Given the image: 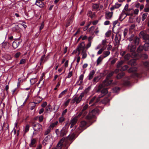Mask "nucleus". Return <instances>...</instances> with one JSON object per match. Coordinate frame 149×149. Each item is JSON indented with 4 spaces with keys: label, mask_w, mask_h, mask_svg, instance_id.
Returning a JSON list of instances; mask_svg holds the SVG:
<instances>
[{
    "label": "nucleus",
    "mask_w": 149,
    "mask_h": 149,
    "mask_svg": "<svg viewBox=\"0 0 149 149\" xmlns=\"http://www.w3.org/2000/svg\"><path fill=\"white\" fill-rule=\"evenodd\" d=\"M149 26V21L148 23ZM142 37L143 39L145 40L146 43L143 46L140 44V59H145L148 58V56L146 53H142L141 51L144 50L147 51L149 50V35L146 34L143 31L140 32V38Z\"/></svg>",
    "instance_id": "1"
},
{
    "label": "nucleus",
    "mask_w": 149,
    "mask_h": 149,
    "mask_svg": "<svg viewBox=\"0 0 149 149\" xmlns=\"http://www.w3.org/2000/svg\"><path fill=\"white\" fill-rule=\"evenodd\" d=\"M100 113V110L96 107L93 109L91 112H90L86 116V119L89 120L90 123L92 124L96 121V115H98Z\"/></svg>",
    "instance_id": "2"
},
{
    "label": "nucleus",
    "mask_w": 149,
    "mask_h": 149,
    "mask_svg": "<svg viewBox=\"0 0 149 149\" xmlns=\"http://www.w3.org/2000/svg\"><path fill=\"white\" fill-rule=\"evenodd\" d=\"M112 81H110L109 82L107 83H105L104 84L103 82L102 84H100L98 88L97 92L99 93L100 92V94L99 95L98 97L99 98H100L105 95L108 92L107 89L104 88V86H108L111 84Z\"/></svg>",
    "instance_id": "3"
},
{
    "label": "nucleus",
    "mask_w": 149,
    "mask_h": 149,
    "mask_svg": "<svg viewBox=\"0 0 149 149\" xmlns=\"http://www.w3.org/2000/svg\"><path fill=\"white\" fill-rule=\"evenodd\" d=\"M136 46L132 44H130L127 47V48L128 50L130 52H132V56L134 57L137 56L139 55L140 53V45H139L137 48L136 52L137 53H136L134 52L135 50Z\"/></svg>",
    "instance_id": "4"
},
{
    "label": "nucleus",
    "mask_w": 149,
    "mask_h": 149,
    "mask_svg": "<svg viewBox=\"0 0 149 149\" xmlns=\"http://www.w3.org/2000/svg\"><path fill=\"white\" fill-rule=\"evenodd\" d=\"M32 126L36 134L39 132L42 129V126L38 123L33 122Z\"/></svg>",
    "instance_id": "5"
},
{
    "label": "nucleus",
    "mask_w": 149,
    "mask_h": 149,
    "mask_svg": "<svg viewBox=\"0 0 149 149\" xmlns=\"http://www.w3.org/2000/svg\"><path fill=\"white\" fill-rule=\"evenodd\" d=\"M87 124V122L84 120L81 121L80 123L79 127L77 129V131L78 132V131H79V132H82L88 127L86 126Z\"/></svg>",
    "instance_id": "6"
},
{
    "label": "nucleus",
    "mask_w": 149,
    "mask_h": 149,
    "mask_svg": "<svg viewBox=\"0 0 149 149\" xmlns=\"http://www.w3.org/2000/svg\"><path fill=\"white\" fill-rule=\"evenodd\" d=\"M91 88L89 87L87 89H86L84 91V92H82L80 93V95L78 97H75L76 98V104H77L79 103L81 101L82 98L85 95L84 93H87L90 90Z\"/></svg>",
    "instance_id": "7"
},
{
    "label": "nucleus",
    "mask_w": 149,
    "mask_h": 149,
    "mask_svg": "<svg viewBox=\"0 0 149 149\" xmlns=\"http://www.w3.org/2000/svg\"><path fill=\"white\" fill-rule=\"evenodd\" d=\"M76 126H75L74 129H72L71 131H74V132L72 134L70 135V134H69L68 137H67V138H68L69 137V139L70 140H72L73 139H74L75 138L77 137L78 135L81 133L80 132H79V131H78V132L77 131V129H76V130H75V128H76Z\"/></svg>",
    "instance_id": "8"
},
{
    "label": "nucleus",
    "mask_w": 149,
    "mask_h": 149,
    "mask_svg": "<svg viewBox=\"0 0 149 149\" xmlns=\"http://www.w3.org/2000/svg\"><path fill=\"white\" fill-rule=\"evenodd\" d=\"M100 99L98 97L97 98L96 97L94 96L90 100L89 104H91V106H92L95 105L100 100Z\"/></svg>",
    "instance_id": "9"
},
{
    "label": "nucleus",
    "mask_w": 149,
    "mask_h": 149,
    "mask_svg": "<svg viewBox=\"0 0 149 149\" xmlns=\"http://www.w3.org/2000/svg\"><path fill=\"white\" fill-rule=\"evenodd\" d=\"M37 142V138H32L31 139L30 142L29 144V147H36Z\"/></svg>",
    "instance_id": "10"
},
{
    "label": "nucleus",
    "mask_w": 149,
    "mask_h": 149,
    "mask_svg": "<svg viewBox=\"0 0 149 149\" xmlns=\"http://www.w3.org/2000/svg\"><path fill=\"white\" fill-rule=\"evenodd\" d=\"M85 48L84 42H83L79 44L77 48V51H80L81 50L84 51Z\"/></svg>",
    "instance_id": "11"
},
{
    "label": "nucleus",
    "mask_w": 149,
    "mask_h": 149,
    "mask_svg": "<svg viewBox=\"0 0 149 149\" xmlns=\"http://www.w3.org/2000/svg\"><path fill=\"white\" fill-rule=\"evenodd\" d=\"M84 72H83V74H81L80 75L79 77V80L77 81L76 84L77 85L79 86L83 82V79L84 78Z\"/></svg>",
    "instance_id": "12"
},
{
    "label": "nucleus",
    "mask_w": 149,
    "mask_h": 149,
    "mask_svg": "<svg viewBox=\"0 0 149 149\" xmlns=\"http://www.w3.org/2000/svg\"><path fill=\"white\" fill-rule=\"evenodd\" d=\"M105 18L109 20L111 19L112 17L113 12H110L109 11H107L105 13Z\"/></svg>",
    "instance_id": "13"
},
{
    "label": "nucleus",
    "mask_w": 149,
    "mask_h": 149,
    "mask_svg": "<svg viewBox=\"0 0 149 149\" xmlns=\"http://www.w3.org/2000/svg\"><path fill=\"white\" fill-rule=\"evenodd\" d=\"M68 132V129L66 127H63L60 131V136L63 137L65 136Z\"/></svg>",
    "instance_id": "14"
},
{
    "label": "nucleus",
    "mask_w": 149,
    "mask_h": 149,
    "mask_svg": "<svg viewBox=\"0 0 149 149\" xmlns=\"http://www.w3.org/2000/svg\"><path fill=\"white\" fill-rule=\"evenodd\" d=\"M114 74L113 71H111L107 75L106 79L103 81V83L104 84L105 83H107L109 82L110 81H111V80H109V78L112 77Z\"/></svg>",
    "instance_id": "15"
},
{
    "label": "nucleus",
    "mask_w": 149,
    "mask_h": 149,
    "mask_svg": "<svg viewBox=\"0 0 149 149\" xmlns=\"http://www.w3.org/2000/svg\"><path fill=\"white\" fill-rule=\"evenodd\" d=\"M78 119L76 117H72L71 120L70 124V128L72 127L77 123Z\"/></svg>",
    "instance_id": "16"
},
{
    "label": "nucleus",
    "mask_w": 149,
    "mask_h": 149,
    "mask_svg": "<svg viewBox=\"0 0 149 149\" xmlns=\"http://www.w3.org/2000/svg\"><path fill=\"white\" fill-rule=\"evenodd\" d=\"M121 34L119 33L116 35L114 40L117 44L119 43L121 38Z\"/></svg>",
    "instance_id": "17"
},
{
    "label": "nucleus",
    "mask_w": 149,
    "mask_h": 149,
    "mask_svg": "<svg viewBox=\"0 0 149 149\" xmlns=\"http://www.w3.org/2000/svg\"><path fill=\"white\" fill-rule=\"evenodd\" d=\"M62 139L63 140V142L61 143L62 147L63 146H64L65 147H66V149H67L70 145V144H69V143L66 140H65V139H63V138L61 139L60 141H61Z\"/></svg>",
    "instance_id": "18"
},
{
    "label": "nucleus",
    "mask_w": 149,
    "mask_h": 149,
    "mask_svg": "<svg viewBox=\"0 0 149 149\" xmlns=\"http://www.w3.org/2000/svg\"><path fill=\"white\" fill-rule=\"evenodd\" d=\"M35 4L40 8H43L45 5L44 3L38 0H36Z\"/></svg>",
    "instance_id": "19"
},
{
    "label": "nucleus",
    "mask_w": 149,
    "mask_h": 149,
    "mask_svg": "<svg viewBox=\"0 0 149 149\" xmlns=\"http://www.w3.org/2000/svg\"><path fill=\"white\" fill-rule=\"evenodd\" d=\"M100 3H92V10L96 11L99 8Z\"/></svg>",
    "instance_id": "20"
},
{
    "label": "nucleus",
    "mask_w": 149,
    "mask_h": 149,
    "mask_svg": "<svg viewBox=\"0 0 149 149\" xmlns=\"http://www.w3.org/2000/svg\"><path fill=\"white\" fill-rule=\"evenodd\" d=\"M95 71L94 70H92L90 71L88 76V79L89 80H91L93 77V76L95 73Z\"/></svg>",
    "instance_id": "21"
},
{
    "label": "nucleus",
    "mask_w": 149,
    "mask_h": 149,
    "mask_svg": "<svg viewBox=\"0 0 149 149\" xmlns=\"http://www.w3.org/2000/svg\"><path fill=\"white\" fill-rule=\"evenodd\" d=\"M121 5V4H119L118 3H116L115 5L113 6L110 8V10L111 11L115 9H117L120 7Z\"/></svg>",
    "instance_id": "22"
},
{
    "label": "nucleus",
    "mask_w": 149,
    "mask_h": 149,
    "mask_svg": "<svg viewBox=\"0 0 149 149\" xmlns=\"http://www.w3.org/2000/svg\"><path fill=\"white\" fill-rule=\"evenodd\" d=\"M110 54V52L109 51H105L103 52L102 55L101 56H102V58L103 59L108 56Z\"/></svg>",
    "instance_id": "23"
},
{
    "label": "nucleus",
    "mask_w": 149,
    "mask_h": 149,
    "mask_svg": "<svg viewBox=\"0 0 149 149\" xmlns=\"http://www.w3.org/2000/svg\"><path fill=\"white\" fill-rule=\"evenodd\" d=\"M128 64L131 66H135L136 65V61L135 59H132L128 62Z\"/></svg>",
    "instance_id": "24"
},
{
    "label": "nucleus",
    "mask_w": 149,
    "mask_h": 149,
    "mask_svg": "<svg viewBox=\"0 0 149 149\" xmlns=\"http://www.w3.org/2000/svg\"><path fill=\"white\" fill-rule=\"evenodd\" d=\"M20 42L17 40L13 41L12 43V46L14 49L17 48L19 45Z\"/></svg>",
    "instance_id": "25"
},
{
    "label": "nucleus",
    "mask_w": 149,
    "mask_h": 149,
    "mask_svg": "<svg viewBox=\"0 0 149 149\" xmlns=\"http://www.w3.org/2000/svg\"><path fill=\"white\" fill-rule=\"evenodd\" d=\"M127 16L126 13H122L120 14L118 19L122 21Z\"/></svg>",
    "instance_id": "26"
},
{
    "label": "nucleus",
    "mask_w": 149,
    "mask_h": 149,
    "mask_svg": "<svg viewBox=\"0 0 149 149\" xmlns=\"http://www.w3.org/2000/svg\"><path fill=\"white\" fill-rule=\"evenodd\" d=\"M3 130H6L8 129V133H9V125L7 123H4L3 125L2 128Z\"/></svg>",
    "instance_id": "27"
},
{
    "label": "nucleus",
    "mask_w": 149,
    "mask_h": 149,
    "mask_svg": "<svg viewBox=\"0 0 149 149\" xmlns=\"http://www.w3.org/2000/svg\"><path fill=\"white\" fill-rule=\"evenodd\" d=\"M133 9H129L127 11V12L126 13L127 15L128 16L131 15L133 16Z\"/></svg>",
    "instance_id": "28"
},
{
    "label": "nucleus",
    "mask_w": 149,
    "mask_h": 149,
    "mask_svg": "<svg viewBox=\"0 0 149 149\" xmlns=\"http://www.w3.org/2000/svg\"><path fill=\"white\" fill-rule=\"evenodd\" d=\"M142 64L145 66L146 68V69L149 72V62L146 61V62H142Z\"/></svg>",
    "instance_id": "29"
},
{
    "label": "nucleus",
    "mask_w": 149,
    "mask_h": 149,
    "mask_svg": "<svg viewBox=\"0 0 149 149\" xmlns=\"http://www.w3.org/2000/svg\"><path fill=\"white\" fill-rule=\"evenodd\" d=\"M137 68L135 67H132L128 70V72L129 73L134 72H136L137 70Z\"/></svg>",
    "instance_id": "30"
},
{
    "label": "nucleus",
    "mask_w": 149,
    "mask_h": 149,
    "mask_svg": "<svg viewBox=\"0 0 149 149\" xmlns=\"http://www.w3.org/2000/svg\"><path fill=\"white\" fill-rule=\"evenodd\" d=\"M58 123V122L57 121H55L54 123H52L49 127V128H50L51 130H52L54 127L57 125Z\"/></svg>",
    "instance_id": "31"
},
{
    "label": "nucleus",
    "mask_w": 149,
    "mask_h": 149,
    "mask_svg": "<svg viewBox=\"0 0 149 149\" xmlns=\"http://www.w3.org/2000/svg\"><path fill=\"white\" fill-rule=\"evenodd\" d=\"M139 36H136L135 37V39L134 41L135 44L136 45H138L139 43Z\"/></svg>",
    "instance_id": "32"
},
{
    "label": "nucleus",
    "mask_w": 149,
    "mask_h": 149,
    "mask_svg": "<svg viewBox=\"0 0 149 149\" xmlns=\"http://www.w3.org/2000/svg\"><path fill=\"white\" fill-rule=\"evenodd\" d=\"M49 136H47L45 138L42 142L43 144L44 145H45L47 143L49 139Z\"/></svg>",
    "instance_id": "33"
},
{
    "label": "nucleus",
    "mask_w": 149,
    "mask_h": 149,
    "mask_svg": "<svg viewBox=\"0 0 149 149\" xmlns=\"http://www.w3.org/2000/svg\"><path fill=\"white\" fill-rule=\"evenodd\" d=\"M68 91L67 89H66L58 95V98H60L63 97V96H64L66 93Z\"/></svg>",
    "instance_id": "34"
},
{
    "label": "nucleus",
    "mask_w": 149,
    "mask_h": 149,
    "mask_svg": "<svg viewBox=\"0 0 149 149\" xmlns=\"http://www.w3.org/2000/svg\"><path fill=\"white\" fill-rule=\"evenodd\" d=\"M109 101L110 100L107 97H106L102 100L101 102L103 104H106L109 102Z\"/></svg>",
    "instance_id": "35"
},
{
    "label": "nucleus",
    "mask_w": 149,
    "mask_h": 149,
    "mask_svg": "<svg viewBox=\"0 0 149 149\" xmlns=\"http://www.w3.org/2000/svg\"><path fill=\"white\" fill-rule=\"evenodd\" d=\"M125 74L123 72L119 73L117 76L116 78L118 79H120L123 77L124 75Z\"/></svg>",
    "instance_id": "36"
},
{
    "label": "nucleus",
    "mask_w": 149,
    "mask_h": 149,
    "mask_svg": "<svg viewBox=\"0 0 149 149\" xmlns=\"http://www.w3.org/2000/svg\"><path fill=\"white\" fill-rule=\"evenodd\" d=\"M70 100V99H68L67 100L65 101L63 105V106H64L65 107H66L68 105Z\"/></svg>",
    "instance_id": "37"
},
{
    "label": "nucleus",
    "mask_w": 149,
    "mask_h": 149,
    "mask_svg": "<svg viewBox=\"0 0 149 149\" xmlns=\"http://www.w3.org/2000/svg\"><path fill=\"white\" fill-rule=\"evenodd\" d=\"M46 111L49 112H50L52 110V106L50 104H48L46 107Z\"/></svg>",
    "instance_id": "38"
},
{
    "label": "nucleus",
    "mask_w": 149,
    "mask_h": 149,
    "mask_svg": "<svg viewBox=\"0 0 149 149\" xmlns=\"http://www.w3.org/2000/svg\"><path fill=\"white\" fill-rule=\"evenodd\" d=\"M36 99H37V100H36V102H33V103H34L35 104L39 103L42 100V97H37L36 98Z\"/></svg>",
    "instance_id": "39"
},
{
    "label": "nucleus",
    "mask_w": 149,
    "mask_h": 149,
    "mask_svg": "<svg viewBox=\"0 0 149 149\" xmlns=\"http://www.w3.org/2000/svg\"><path fill=\"white\" fill-rule=\"evenodd\" d=\"M63 142V140L62 139L58 143L56 147L58 148V149H62V144L61 143Z\"/></svg>",
    "instance_id": "40"
},
{
    "label": "nucleus",
    "mask_w": 149,
    "mask_h": 149,
    "mask_svg": "<svg viewBox=\"0 0 149 149\" xmlns=\"http://www.w3.org/2000/svg\"><path fill=\"white\" fill-rule=\"evenodd\" d=\"M124 63V61L122 60L118 61L117 63V68L120 67L121 66V65Z\"/></svg>",
    "instance_id": "41"
},
{
    "label": "nucleus",
    "mask_w": 149,
    "mask_h": 149,
    "mask_svg": "<svg viewBox=\"0 0 149 149\" xmlns=\"http://www.w3.org/2000/svg\"><path fill=\"white\" fill-rule=\"evenodd\" d=\"M103 59L102 58V56H99L97 60V65H99L100 63L102 61V60Z\"/></svg>",
    "instance_id": "42"
},
{
    "label": "nucleus",
    "mask_w": 149,
    "mask_h": 149,
    "mask_svg": "<svg viewBox=\"0 0 149 149\" xmlns=\"http://www.w3.org/2000/svg\"><path fill=\"white\" fill-rule=\"evenodd\" d=\"M81 54L82 55V59H85L87 55L86 51H82Z\"/></svg>",
    "instance_id": "43"
},
{
    "label": "nucleus",
    "mask_w": 149,
    "mask_h": 149,
    "mask_svg": "<svg viewBox=\"0 0 149 149\" xmlns=\"http://www.w3.org/2000/svg\"><path fill=\"white\" fill-rule=\"evenodd\" d=\"M51 130L48 127L47 129L45 131L44 135L45 136L51 132Z\"/></svg>",
    "instance_id": "44"
},
{
    "label": "nucleus",
    "mask_w": 149,
    "mask_h": 149,
    "mask_svg": "<svg viewBox=\"0 0 149 149\" xmlns=\"http://www.w3.org/2000/svg\"><path fill=\"white\" fill-rule=\"evenodd\" d=\"M128 68V67L127 65H125L121 68L120 70L121 71H123L127 70Z\"/></svg>",
    "instance_id": "45"
},
{
    "label": "nucleus",
    "mask_w": 149,
    "mask_h": 149,
    "mask_svg": "<svg viewBox=\"0 0 149 149\" xmlns=\"http://www.w3.org/2000/svg\"><path fill=\"white\" fill-rule=\"evenodd\" d=\"M100 79L98 76H96L94 77L93 79V81L95 83H96L99 81Z\"/></svg>",
    "instance_id": "46"
},
{
    "label": "nucleus",
    "mask_w": 149,
    "mask_h": 149,
    "mask_svg": "<svg viewBox=\"0 0 149 149\" xmlns=\"http://www.w3.org/2000/svg\"><path fill=\"white\" fill-rule=\"evenodd\" d=\"M88 104H86L84 105L81 111L82 112L84 111H86V110L88 109Z\"/></svg>",
    "instance_id": "47"
},
{
    "label": "nucleus",
    "mask_w": 149,
    "mask_h": 149,
    "mask_svg": "<svg viewBox=\"0 0 149 149\" xmlns=\"http://www.w3.org/2000/svg\"><path fill=\"white\" fill-rule=\"evenodd\" d=\"M130 56V54H127L124 57V59L125 60H128L129 59Z\"/></svg>",
    "instance_id": "48"
},
{
    "label": "nucleus",
    "mask_w": 149,
    "mask_h": 149,
    "mask_svg": "<svg viewBox=\"0 0 149 149\" xmlns=\"http://www.w3.org/2000/svg\"><path fill=\"white\" fill-rule=\"evenodd\" d=\"M29 127H30V125H29L27 124L26 125L25 127V131H24V132L25 133H26V132H27L29 131Z\"/></svg>",
    "instance_id": "49"
},
{
    "label": "nucleus",
    "mask_w": 149,
    "mask_h": 149,
    "mask_svg": "<svg viewBox=\"0 0 149 149\" xmlns=\"http://www.w3.org/2000/svg\"><path fill=\"white\" fill-rule=\"evenodd\" d=\"M38 117V120L39 122L41 123L42 122L44 119V117L42 115H41Z\"/></svg>",
    "instance_id": "50"
},
{
    "label": "nucleus",
    "mask_w": 149,
    "mask_h": 149,
    "mask_svg": "<svg viewBox=\"0 0 149 149\" xmlns=\"http://www.w3.org/2000/svg\"><path fill=\"white\" fill-rule=\"evenodd\" d=\"M45 54L42 55L41 56V58L40 59V65H41V64L43 62V61L44 60V58H45Z\"/></svg>",
    "instance_id": "51"
},
{
    "label": "nucleus",
    "mask_w": 149,
    "mask_h": 149,
    "mask_svg": "<svg viewBox=\"0 0 149 149\" xmlns=\"http://www.w3.org/2000/svg\"><path fill=\"white\" fill-rule=\"evenodd\" d=\"M130 84V82L128 81H125L123 83L124 85L126 86H129Z\"/></svg>",
    "instance_id": "52"
},
{
    "label": "nucleus",
    "mask_w": 149,
    "mask_h": 149,
    "mask_svg": "<svg viewBox=\"0 0 149 149\" xmlns=\"http://www.w3.org/2000/svg\"><path fill=\"white\" fill-rule=\"evenodd\" d=\"M147 13H144L142 17V20L143 21L144 20V19H145V18H146L147 16Z\"/></svg>",
    "instance_id": "53"
},
{
    "label": "nucleus",
    "mask_w": 149,
    "mask_h": 149,
    "mask_svg": "<svg viewBox=\"0 0 149 149\" xmlns=\"http://www.w3.org/2000/svg\"><path fill=\"white\" fill-rule=\"evenodd\" d=\"M65 120V118L61 116L60 117L59 119V122L60 123H62Z\"/></svg>",
    "instance_id": "54"
},
{
    "label": "nucleus",
    "mask_w": 149,
    "mask_h": 149,
    "mask_svg": "<svg viewBox=\"0 0 149 149\" xmlns=\"http://www.w3.org/2000/svg\"><path fill=\"white\" fill-rule=\"evenodd\" d=\"M44 23L43 22H42L41 23L40 26L39 27V30L40 31H41L44 28Z\"/></svg>",
    "instance_id": "55"
},
{
    "label": "nucleus",
    "mask_w": 149,
    "mask_h": 149,
    "mask_svg": "<svg viewBox=\"0 0 149 149\" xmlns=\"http://www.w3.org/2000/svg\"><path fill=\"white\" fill-rule=\"evenodd\" d=\"M144 10L145 12H148L149 11V4L145 7Z\"/></svg>",
    "instance_id": "56"
},
{
    "label": "nucleus",
    "mask_w": 149,
    "mask_h": 149,
    "mask_svg": "<svg viewBox=\"0 0 149 149\" xmlns=\"http://www.w3.org/2000/svg\"><path fill=\"white\" fill-rule=\"evenodd\" d=\"M118 60L117 58H115L112 60L111 62V65L114 64Z\"/></svg>",
    "instance_id": "57"
},
{
    "label": "nucleus",
    "mask_w": 149,
    "mask_h": 149,
    "mask_svg": "<svg viewBox=\"0 0 149 149\" xmlns=\"http://www.w3.org/2000/svg\"><path fill=\"white\" fill-rule=\"evenodd\" d=\"M18 26L16 25L14 27H13L12 28V30L13 31H15L18 29Z\"/></svg>",
    "instance_id": "58"
},
{
    "label": "nucleus",
    "mask_w": 149,
    "mask_h": 149,
    "mask_svg": "<svg viewBox=\"0 0 149 149\" xmlns=\"http://www.w3.org/2000/svg\"><path fill=\"white\" fill-rule=\"evenodd\" d=\"M139 10L137 8L135 9V10L133 9V15H137L139 13Z\"/></svg>",
    "instance_id": "59"
},
{
    "label": "nucleus",
    "mask_w": 149,
    "mask_h": 149,
    "mask_svg": "<svg viewBox=\"0 0 149 149\" xmlns=\"http://www.w3.org/2000/svg\"><path fill=\"white\" fill-rule=\"evenodd\" d=\"M104 49L103 48H102L100 49L97 52V54H101L102 52L104 50Z\"/></svg>",
    "instance_id": "60"
},
{
    "label": "nucleus",
    "mask_w": 149,
    "mask_h": 149,
    "mask_svg": "<svg viewBox=\"0 0 149 149\" xmlns=\"http://www.w3.org/2000/svg\"><path fill=\"white\" fill-rule=\"evenodd\" d=\"M35 78H32L30 79V82L31 85H33L36 83V82L35 81Z\"/></svg>",
    "instance_id": "61"
},
{
    "label": "nucleus",
    "mask_w": 149,
    "mask_h": 149,
    "mask_svg": "<svg viewBox=\"0 0 149 149\" xmlns=\"http://www.w3.org/2000/svg\"><path fill=\"white\" fill-rule=\"evenodd\" d=\"M128 32V30L127 29L125 28V29L124 32H123V34H124V37H125L127 34V33Z\"/></svg>",
    "instance_id": "62"
},
{
    "label": "nucleus",
    "mask_w": 149,
    "mask_h": 149,
    "mask_svg": "<svg viewBox=\"0 0 149 149\" xmlns=\"http://www.w3.org/2000/svg\"><path fill=\"white\" fill-rule=\"evenodd\" d=\"M111 34V31H107L105 33V36L106 37H108Z\"/></svg>",
    "instance_id": "63"
},
{
    "label": "nucleus",
    "mask_w": 149,
    "mask_h": 149,
    "mask_svg": "<svg viewBox=\"0 0 149 149\" xmlns=\"http://www.w3.org/2000/svg\"><path fill=\"white\" fill-rule=\"evenodd\" d=\"M21 54V53L19 52H17L15 55V58H18L19 57Z\"/></svg>",
    "instance_id": "64"
}]
</instances>
